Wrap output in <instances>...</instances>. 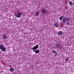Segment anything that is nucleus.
I'll use <instances>...</instances> for the list:
<instances>
[{
  "mask_svg": "<svg viewBox=\"0 0 74 74\" xmlns=\"http://www.w3.org/2000/svg\"><path fill=\"white\" fill-rule=\"evenodd\" d=\"M38 48V45H37L33 48L31 49V50H33V52H35V53L37 54L38 53L40 52V51L38 50H36Z\"/></svg>",
  "mask_w": 74,
  "mask_h": 74,
  "instance_id": "obj_1",
  "label": "nucleus"
},
{
  "mask_svg": "<svg viewBox=\"0 0 74 74\" xmlns=\"http://www.w3.org/2000/svg\"><path fill=\"white\" fill-rule=\"evenodd\" d=\"M41 12L42 14H44L47 12V9H45V8H44L41 9Z\"/></svg>",
  "mask_w": 74,
  "mask_h": 74,
  "instance_id": "obj_2",
  "label": "nucleus"
},
{
  "mask_svg": "<svg viewBox=\"0 0 74 74\" xmlns=\"http://www.w3.org/2000/svg\"><path fill=\"white\" fill-rule=\"evenodd\" d=\"M56 47H57V48H60L62 47V45L60 43H57L56 45Z\"/></svg>",
  "mask_w": 74,
  "mask_h": 74,
  "instance_id": "obj_3",
  "label": "nucleus"
},
{
  "mask_svg": "<svg viewBox=\"0 0 74 74\" xmlns=\"http://www.w3.org/2000/svg\"><path fill=\"white\" fill-rule=\"evenodd\" d=\"M52 53H53L55 54L54 55V56H56V55H58V53H56V51L55 50L52 51Z\"/></svg>",
  "mask_w": 74,
  "mask_h": 74,
  "instance_id": "obj_4",
  "label": "nucleus"
},
{
  "mask_svg": "<svg viewBox=\"0 0 74 74\" xmlns=\"http://www.w3.org/2000/svg\"><path fill=\"white\" fill-rule=\"evenodd\" d=\"M21 16V14L19 13H17V15L16 16V17L17 18H20Z\"/></svg>",
  "mask_w": 74,
  "mask_h": 74,
  "instance_id": "obj_5",
  "label": "nucleus"
},
{
  "mask_svg": "<svg viewBox=\"0 0 74 74\" xmlns=\"http://www.w3.org/2000/svg\"><path fill=\"white\" fill-rule=\"evenodd\" d=\"M71 19V17H67L66 18V22H68V21H70Z\"/></svg>",
  "mask_w": 74,
  "mask_h": 74,
  "instance_id": "obj_6",
  "label": "nucleus"
},
{
  "mask_svg": "<svg viewBox=\"0 0 74 74\" xmlns=\"http://www.w3.org/2000/svg\"><path fill=\"white\" fill-rule=\"evenodd\" d=\"M2 38L3 39L5 40V39H6V38H7V36H6V35L5 34H3L2 36Z\"/></svg>",
  "mask_w": 74,
  "mask_h": 74,
  "instance_id": "obj_7",
  "label": "nucleus"
},
{
  "mask_svg": "<svg viewBox=\"0 0 74 74\" xmlns=\"http://www.w3.org/2000/svg\"><path fill=\"white\" fill-rule=\"evenodd\" d=\"M66 17H64V18H63V20H62V22L64 23H65V22H66Z\"/></svg>",
  "mask_w": 74,
  "mask_h": 74,
  "instance_id": "obj_8",
  "label": "nucleus"
},
{
  "mask_svg": "<svg viewBox=\"0 0 74 74\" xmlns=\"http://www.w3.org/2000/svg\"><path fill=\"white\" fill-rule=\"evenodd\" d=\"M54 25L56 26V27H58V26H59V23H55Z\"/></svg>",
  "mask_w": 74,
  "mask_h": 74,
  "instance_id": "obj_9",
  "label": "nucleus"
},
{
  "mask_svg": "<svg viewBox=\"0 0 74 74\" xmlns=\"http://www.w3.org/2000/svg\"><path fill=\"white\" fill-rule=\"evenodd\" d=\"M10 70L11 72H13L14 71V68H11L10 69Z\"/></svg>",
  "mask_w": 74,
  "mask_h": 74,
  "instance_id": "obj_10",
  "label": "nucleus"
},
{
  "mask_svg": "<svg viewBox=\"0 0 74 74\" xmlns=\"http://www.w3.org/2000/svg\"><path fill=\"white\" fill-rule=\"evenodd\" d=\"M4 48V46L2 45H0V49H2Z\"/></svg>",
  "mask_w": 74,
  "mask_h": 74,
  "instance_id": "obj_11",
  "label": "nucleus"
},
{
  "mask_svg": "<svg viewBox=\"0 0 74 74\" xmlns=\"http://www.w3.org/2000/svg\"><path fill=\"white\" fill-rule=\"evenodd\" d=\"M58 35H59V36H61L62 34V32H59L58 33Z\"/></svg>",
  "mask_w": 74,
  "mask_h": 74,
  "instance_id": "obj_12",
  "label": "nucleus"
},
{
  "mask_svg": "<svg viewBox=\"0 0 74 74\" xmlns=\"http://www.w3.org/2000/svg\"><path fill=\"white\" fill-rule=\"evenodd\" d=\"M2 51L3 52H5L6 51V49L5 48H3L2 49Z\"/></svg>",
  "mask_w": 74,
  "mask_h": 74,
  "instance_id": "obj_13",
  "label": "nucleus"
},
{
  "mask_svg": "<svg viewBox=\"0 0 74 74\" xmlns=\"http://www.w3.org/2000/svg\"><path fill=\"white\" fill-rule=\"evenodd\" d=\"M64 18V16H60L59 18V20H60V21H61V20L62 19V18Z\"/></svg>",
  "mask_w": 74,
  "mask_h": 74,
  "instance_id": "obj_14",
  "label": "nucleus"
},
{
  "mask_svg": "<svg viewBox=\"0 0 74 74\" xmlns=\"http://www.w3.org/2000/svg\"><path fill=\"white\" fill-rule=\"evenodd\" d=\"M66 23V25H70V23L69 22H67Z\"/></svg>",
  "mask_w": 74,
  "mask_h": 74,
  "instance_id": "obj_15",
  "label": "nucleus"
},
{
  "mask_svg": "<svg viewBox=\"0 0 74 74\" xmlns=\"http://www.w3.org/2000/svg\"><path fill=\"white\" fill-rule=\"evenodd\" d=\"M69 5H72L73 4V3L71 1L69 2Z\"/></svg>",
  "mask_w": 74,
  "mask_h": 74,
  "instance_id": "obj_16",
  "label": "nucleus"
},
{
  "mask_svg": "<svg viewBox=\"0 0 74 74\" xmlns=\"http://www.w3.org/2000/svg\"><path fill=\"white\" fill-rule=\"evenodd\" d=\"M39 14V13H38V12H37L35 14V15L36 16H37V15H38Z\"/></svg>",
  "mask_w": 74,
  "mask_h": 74,
  "instance_id": "obj_17",
  "label": "nucleus"
},
{
  "mask_svg": "<svg viewBox=\"0 0 74 74\" xmlns=\"http://www.w3.org/2000/svg\"><path fill=\"white\" fill-rule=\"evenodd\" d=\"M69 60V58H66L65 60L66 62H67Z\"/></svg>",
  "mask_w": 74,
  "mask_h": 74,
  "instance_id": "obj_18",
  "label": "nucleus"
},
{
  "mask_svg": "<svg viewBox=\"0 0 74 74\" xmlns=\"http://www.w3.org/2000/svg\"><path fill=\"white\" fill-rule=\"evenodd\" d=\"M20 15H21V14H23V12H21L20 13H19Z\"/></svg>",
  "mask_w": 74,
  "mask_h": 74,
  "instance_id": "obj_19",
  "label": "nucleus"
},
{
  "mask_svg": "<svg viewBox=\"0 0 74 74\" xmlns=\"http://www.w3.org/2000/svg\"><path fill=\"white\" fill-rule=\"evenodd\" d=\"M74 4V0H73V5Z\"/></svg>",
  "mask_w": 74,
  "mask_h": 74,
  "instance_id": "obj_20",
  "label": "nucleus"
}]
</instances>
